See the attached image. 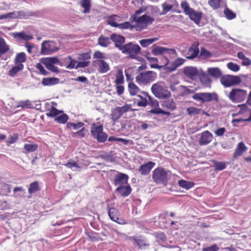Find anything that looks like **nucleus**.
<instances>
[{
  "mask_svg": "<svg viewBox=\"0 0 251 251\" xmlns=\"http://www.w3.org/2000/svg\"><path fill=\"white\" fill-rule=\"evenodd\" d=\"M144 11V9L142 7L136 10L134 14L130 16L129 21L131 23L135 22L142 28L146 29L149 25L152 24L154 21V19L146 14H144L140 17L137 16Z\"/></svg>",
  "mask_w": 251,
  "mask_h": 251,
  "instance_id": "nucleus-1",
  "label": "nucleus"
},
{
  "mask_svg": "<svg viewBox=\"0 0 251 251\" xmlns=\"http://www.w3.org/2000/svg\"><path fill=\"white\" fill-rule=\"evenodd\" d=\"M180 6L184 13L196 24H199L202 18V13L196 11L191 8L188 2L185 0L181 1Z\"/></svg>",
  "mask_w": 251,
  "mask_h": 251,
  "instance_id": "nucleus-2",
  "label": "nucleus"
},
{
  "mask_svg": "<svg viewBox=\"0 0 251 251\" xmlns=\"http://www.w3.org/2000/svg\"><path fill=\"white\" fill-rule=\"evenodd\" d=\"M169 172L162 167L155 168L152 173V178L157 184H163L166 186L169 177Z\"/></svg>",
  "mask_w": 251,
  "mask_h": 251,
  "instance_id": "nucleus-3",
  "label": "nucleus"
},
{
  "mask_svg": "<svg viewBox=\"0 0 251 251\" xmlns=\"http://www.w3.org/2000/svg\"><path fill=\"white\" fill-rule=\"evenodd\" d=\"M166 52V56H165L166 63H170V60L168 58H175L177 56V53L176 50L174 49H168L163 47L156 46L153 45L151 53L154 55L162 54Z\"/></svg>",
  "mask_w": 251,
  "mask_h": 251,
  "instance_id": "nucleus-4",
  "label": "nucleus"
},
{
  "mask_svg": "<svg viewBox=\"0 0 251 251\" xmlns=\"http://www.w3.org/2000/svg\"><path fill=\"white\" fill-rule=\"evenodd\" d=\"M91 133L94 139H97L99 143H103L107 139V134L103 131V125L102 124L97 126L93 124L91 127Z\"/></svg>",
  "mask_w": 251,
  "mask_h": 251,
  "instance_id": "nucleus-5",
  "label": "nucleus"
},
{
  "mask_svg": "<svg viewBox=\"0 0 251 251\" xmlns=\"http://www.w3.org/2000/svg\"><path fill=\"white\" fill-rule=\"evenodd\" d=\"M247 91L239 88H233L229 92L228 97L233 102H242L246 98Z\"/></svg>",
  "mask_w": 251,
  "mask_h": 251,
  "instance_id": "nucleus-6",
  "label": "nucleus"
},
{
  "mask_svg": "<svg viewBox=\"0 0 251 251\" xmlns=\"http://www.w3.org/2000/svg\"><path fill=\"white\" fill-rule=\"evenodd\" d=\"M152 94L158 99H167L171 97V93L164 88L161 83L158 82L153 84L151 88Z\"/></svg>",
  "mask_w": 251,
  "mask_h": 251,
  "instance_id": "nucleus-7",
  "label": "nucleus"
},
{
  "mask_svg": "<svg viewBox=\"0 0 251 251\" xmlns=\"http://www.w3.org/2000/svg\"><path fill=\"white\" fill-rule=\"evenodd\" d=\"M242 82L240 76L226 75L220 79V82L225 88L234 86Z\"/></svg>",
  "mask_w": 251,
  "mask_h": 251,
  "instance_id": "nucleus-8",
  "label": "nucleus"
},
{
  "mask_svg": "<svg viewBox=\"0 0 251 251\" xmlns=\"http://www.w3.org/2000/svg\"><path fill=\"white\" fill-rule=\"evenodd\" d=\"M156 78V74L152 71H147L141 73L136 77V81L139 84L146 85L153 81Z\"/></svg>",
  "mask_w": 251,
  "mask_h": 251,
  "instance_id": "nucleus-9",
  "label": "nucleus"
},
{
  "mask_svg": "<svg viewBox=\"0 0 251 251\" xmlns=\"http://www.w3.org/2000/svg\"><path fill=\"white\" fill-rule=\"evenodd\" d=\"M192 98L197 101H201L202 103L205 102H209L212 100L218 101V96L217 94L215 93H195Z\"/></svg>",
  "mask_w": 251,
  "mask_h": 251,
  "instance_id": "nucleus-10",
  "label": "nucleus"
},
{
  "mask_svg": "<svg viewBox=\"0 0 251 251\" xmlns=\"http://www.w3.org/2000/svg\"><path fill=\"white\" fill-rule=\"evenodd\" d=\"M121 50L123 53L128 54L130 57L135 58L140 52L141 48L137 44L129 43L123 46Z\"/></svg>",
  "mask_w": 251,
  "mask_h": 251,
  "instance_id": "nucleus-11",
  "label": "nucleus"
},
{
  "mask_svg": "<svg viewBox=\"0 0 251 251\" xmlns=\"http://www.w3.org/2000/svg\"><path fill=\"white\" fill-rule=\"evenodd\" d=\"M57 44L54 41H45L41 44V54H50L58 50Z\"/></svg>",
  "mask_w": 251,
  "mask_h": 251,
  "instance_id": "nucleus-12",
  "label": "nucleus"
},
{
  "mask_svg": "<svg viewBox=\"0 0 251 251\" xmlns=\"http://www.w3.org/2000/svg\"><path fill=\"white\" fill-rule=\"evenodd\" d=\"M114 206V203H109L107 205V209L110 219L119 224H125L126 223L124 222V220L119 218L118 210L115 208Z\"/></svg>",
  "mask_w": 251,
  "mask_h": 251,
  "instance_id": "nucleus-13",
  "label": "nucleus"
},
{
  "mask_svg": "<svg viewBox=\"0 0 251 251\" xmlns=\"http://www.w3.org/2000/svg\"><path fill=\"white\" fill-rule=\"evenodd\" d=\"M182 64H165L158 65V64H151V68L159 69L164 73H170L176 70L177 67Z\"/></svg>",
  "mask_w": 251,
  "mask_h": 251,
  "instance_id": "nucleus-14",
  "label": "nucleus"
},
{
  "mask_svg": "<svg viewBox=\"0 0 251 251\" xmlns=\"http://www.w3.org/2000/svg\"><path fill=\"white\" fill-rule=\"evenodd\" d=\"M198 77L201 85L204 88H210L212 84V79L208 74L204 71H201L198 74Z\"/></svg>",
  "mask_w": 251,
  "mask_h": 251,
  "instance_id": "nucleus-15",
  "label": "nucleus"
},
{
  "mask_svg": "<svg viewBox=\"0 0 251 251\" xmlns=\"http://www.w3.org/2000/svg\"><path fill=\"white\" fill-rule=\"evenodd\" d=\"M199 43L196 41L193 42L191 46L188 49L186 54V57L188 59H193L197 57L199 53Z\"/></svg>",
  "mask_w": 251,
  "mask_h": 251,
  "instance_id": "nucleus-16",
  "label": "nucleus"
},
{
  "mask_svg": "<svg viewBox=\"0 0 251 251\" xmlns=\"http://www.w3.org/2000/svg\"><path fill=\"white\" fill-rule=\"evenodd\" d=\"M91 52L89 51L78 54L76 59L78 61L73 60L71 56H69L68 58L70 61V63H90L89 60L91 57Z\"/></svg>",
  "mask_w": 251,
  "mask_h": 251,
  "instance_id": "nucleus-17",
  "label": "nucleus"
},
{
  "mask_svg": "<svg viewBox=\"0 0 251 251\" xmlns=\"http://www.w3.org/2000/svg\"><path fill=\"white\" fill-rule=\"evenodd\" d=\"M128 176L123 173H119L114 179V183L116 186H124L127 184Z\"/></svg>",
  "mask_w": 251,
  "mask_h": 251,
  "instance_id": "nucleus-18",
  "label": "nucleus"
},
{
  "mask_svg": "<svg viewBox=\"0 0 251 251\" xmlns=\"http://www.w3.org/2000/svg\"><path fill=\"white\" fill-rule=\"evenodd\" d=\"M213 139V136L210 131L208 130L203 131L199 140V144L201 146L207 145L212 141Z\"/></svg>",
  "mask_w": 251,
  "mask_h": 251,
  "instance_id": "nucleus-19",
  "label": "nucleus"
},
{
  "mask_svg": "<svg viewBox=\"0 0 251 251\" xmlns=\"http://www.w3.org/2000/svg\"><path fill=\"white\" fill-rule=\"evenodd\" d=\"M118 27L122 29H129L130 31L135 29L137 31H141L144 29L137 23H136L135 25H132L129 22H125L123 23L119 24Z\"/></svg>",
  "mask_w": 251,
  "mask_h": 251,
  "instance_id": "nucleus-20",
  "label": "nucleus"
},
{
  "mask_svg": "<svg viewBox=\"0 0 251 251\" xmlns=\"http://www.w3.org/2000/svg\"><path fill=\"white\" fill-rule=\"evenodd\" d=\"M155 163L149 161L147 163L141 165L139 168V172L142 176H146L150 174L151 169L154 167Z\"/></svg>",
  "mask_w": 251,
  "mask_h": 251,
  "instance_id": "nucleus-21",
  "label": "nucleus"
},
{
  "mask_svg": "<svg viewBox=\"0 0 251 251\" xmlns=\"http://www.w3.org/2000/svg\"><path fill=\"white\" fill-rule=\"evenodd\" d=\"M110 39L115 43V47L121 50L123 47L122 45L125 42V37L122 35L113 33L110 36Z\"/></svg>",
  "mask_w": 251,
  "mask_h": 251,
  "instance_id": "nucleus-22",
  "label": "nucleus"
},
{
  "mask_svg": "<svg viewBox=\"0 0 251 251\" xmlns=\"http://www.w3.org/2000/svg\"><path fill=\"white\" fill-rule=\"evenodd\" d=\"M199 73L200 72L195 67H186L183 69L184 75L193 80L195 79L196 76H198Z\"/></svg>",
  "mask_w": 251,
  "mask_h": 251,
  "instance_id": "nucleus-23",
  "label": "nucleus"
},
{
  "mask_svg": "<svg viewBox=\"0 0 251 251\" xmlns=\"http://www.w3.org/2000/svg\"><path fill=\"white\" fill-rule=\"evenodd\" d=\"M208 75L215 79H221L223 76V73L218 67L208 68L207 70Z\"/></svg>",
  "mask_w": 251,
  "mask_h": 251,
  "instance_id": "nucleus-24",
  "label": "nucleus"
},
{
  "mask_svg": "<svg viewBox=\"0 0 251 251\" xmlns=\"http://www.w3.org/2000/svg\"><path fill=\"white\" fill-rule=\"evenodd\" d=\"M131 190V187L128 184L124 186H118L116 189V191L119 193L122 197H124L129 195Z\"/></svg>",
  "mask_w": 251,
  "mask_h": 251,
  "instance_id": "nucleus-25",
  "label": "nucleus"
},
{
  "mask_svg": "<svg viewBox=\"0 0 251 251\" xmlns=\"http://www.w3.org/2000/svg\"><path fill=\"white\" fill-rule=\"evenodd\" d=\"M133 239L137 245L141 249L149 246V244L147 243L146 240L142 236L134 237Z\"/></svg>",
  "mask_w": 251,
  "mask_h": 251,
  "instance_id": "nucleus-26",
  "label": "nucleus"
},
{
  "mask_svg": "<svg viewBox=\"0 0 251 251\" xmlns=\"http://www.w3.org/2000/svg\"><path fill=\"white\" fill-rule=\"evenodd\" d=\"M247 150V147L243 142H240L238 144L233 154V157L236 158L242 155L243 152Z\"/></svg>",
  "mask_w": 251,
  "mask_h": 251,
  "instance_id": "nucleus-27",
  "label": "nucleus"
},
{
  "mask_svg": "<svg viewBox=\"0 0 251 251\" xmlns=\"http://www.w3.org/2000/svg\"><path fill=\"white\" fill-rule=\"evenodd\" d=\"M59 79L56 77L43 78L42 80V84L44 86H51L58 84Z\"/></svg>",
  "mask_w": 251,
  "mask_h": 251,
  "instance_id": "nucleus-28",
  "label": "nucleus"
},
{
  "mask_svg": "<svg viewBox=\"0 0 251 251\" xmlns=\"http://www.w3.org/2000/svg\"><path fill=\"white\" fill-rule=\"evenodd\" d=\"M80 5L84 10L83 13H89L90 11L91 7V0H81L80 1Z\"/></svg>",
  "mask_w": 251,
  "mask_h": 251,
  "instance_id": "nucleus-29",
  "label": "nucleus"
},
{
  "mask_svg": "<svg viewBox=\"0 0 251 251\" xmlns=\"http://www.w3.org/2000/svg\"><path fill=\"white\" fill-rule=\"evenodd\" d=\"M162 106L171 111L175 110L176 108V103L172 99L164 100L162 104Z\"/></svg>",
  "mask_w": 251,
  "mask_h": 251,
  "instance_id": "nucleus-30",
  "label": "nucleus"
},
{
  "mask_svg": "<svg viewBox=\"0 0 251 251\" xmlns=\"http://www.w3.org/2000/svg\"><path fill=\"white\" fill-rule=\"evenodd\" d=\"M48 111V112L46 114L48 117H55L60 114L63 113V111L58 110L54 106H51V108Z\"/></svg>",
  "mask_w": 251,
  "mask_h": 251,
  "instance_id": "nucleus-31",
  "label": "nucleus"
},
{
  "mask_svg": "<svg viewBox=\"0 0 251 251\" xmlns=\"http://www.w3.org/2000/svg\"><path fill=\"white\" fill-rule=\"evenodd\" d=\"M179 186L186 190H189L192 188L194 185V183L192 181H186L184 180H180L178 182Z\"/></svg>",
  "mask_w": 251,
  "mask_h": 251,
  "instance_id": "nucleus-32",
  "label": "nucleus"
},
{
  "mask_svg": "<svg viewBox=\"0 0 251 251\" xmlns=\"http://www.w3.org/2000/svg\"><path fill=\"white\" fill-rule=\"evenodd\" d=\"M212 161L214 163V171L216 172L222 171L226 168V163L225 162H219L215 160Z\"/></svg>",
  "mask_w": 251,
  "mask_h": 251,
  "instance_id": "nucleus-33",
  "label": "nucleus"
},
{
  "mask_svg": "<svg viewBox=\"0 0 251 251\" xmlns=\"http://www.w3.org/2000/svg\"><path fill=\"white\" fill-rule=\"evenodd\" d=\"M60 115H58L54 119V121L60 124H65L67 123L69 120V116L65 113H61Z\"/></svg>",
  "mask_w": 251,
  "mask_h": 251,
  "instance_id": "nucleus-34",
  "label": "nucleus"
},
{
  "mask_svg": "<svg viewBox=\"0 0 251 251\" xmlns=\"http://www.w3.org/2000/svg\"><path fill=\"white\" fill-rule=\"evenodd\" d=\"M128 88L129 94L131 96L137 95L140 91L139 87L133 82L128 83Z\"/></svg>",
  "mask_w": 251,
  "mask_h": 251,
  "instance_id": "nucleus-35",
  "label": "nucleus"
},
{
  "mask_svg": "<svg viewBox=\"0 0 251 251\" xmlns=\"http://www.w3.org/2000/svg\"><path fill=\"white\" fill-rule=\"evenodd\" d=\"M110 43L109 38L104 37L102 35H100L98 39V43L101 47H106L110 44Z\"/></svg>",
  "mask_w": 251,
  "mask_h": 251,
  "instance_id": "nucleus-36",
  "label": "nucleus"
},
{
  "mask_svg": "<svg viewBox=\"0 0 251 251\" xmlns=\"http://www.w3.org/2000/svg\"><path fill=\"white\" fill-rule=\"evenodd\" d=\"M142 94L143 95L144 97H147L148 98V102L149 104H150L152 107H158L159 103L157 100L153 99L151 96L149 95L147 92H142Z\"/></svg>",
  "mask_w": 251,
  "mask_h": 251,
  "instance_id": "nucleus-37",
  "label": "nucleus"
},
{
  "mask_svg": "<svg viewBox=\"0 0 251 251\" xmlns=\"http://www.w3.org/2000/svg\"><path fill=\"white\" fill-rule=\"evenodd\" d=\"M23 69V64H19L18 65L13 67L9 70L8 75L11 76H14L17 73L22 71Z\"/></svg>",
  "mask_w": 251,
  "mask_h": 251,
  "instance_id": "nucleus-38",
  "label": "nucleus"
},
{
  "mask_svg": "<svg viewBox=\"0 0 251 251\" xmlns=\"http://www.w3.org/2000/svg\"><path fill=\"white\" fill-rule=\"evenodd\" d=\"M158 40V38L157 37L142 39L139 41V43L143 47H147L149 45L151 44L154 42H155Z\"/></svg>",
  "mask_w": 251,
  "mask_h": 251,
  "instance_id": "nucleus-39",
  "label": "nucleus"
},
{
  "mask_svg": "<svg viewBox=\"0 0 251 251\" xmlns=\"http://www.w3.org/2000/svg\"><path fill=\"white\" fill-rule=\"evenodd\" d=\"M64 166L68 168L71 169L74 171H80V167L75 161H69Z\"/></svg>",
  "mask_w": 251,
  "mask_h": 251,
  "instance_id": "nucleus-40",
  "label": "nucleus"
},
{
  "mask_svg": "<svg viewBox=\"0 0 251 251\" xmlns=\"http://www.w3.org/2000/svg\"><path fill=\"white\" fill-rule=\"evenodd\" d=\"M118 17L119 16L117 15H113L110 16H109L107 20L108 24L112 27H118L119 24H117L116 23V18Z\"/></svg>",
  "mask_w": 251,
  "mask_h": 251,
  "instance_id": "nucleus-41",
  "label": "nucleus"
},
{
  "mask_svg": "<svg viewBox=\"0 0 251 251\" xmlns=\"http://www.w3.org/2000/svg\"><path fill=\"white\" fill-rule=\"evenodd\" d=\"M26 59V55L24 52H21L17 54L15 58V63H24Z\"/></svg>",
  "mask_w": 251,
  "mask_h": 251,
  "instance_id": "nucleus-42",
  "label": "nucleus"
},
{
  "mask_svg": "<svg viewBox=\"0 0 251 251\" xmlns=\"http://www.w3.org/2000/svg\"><path fill=\"white\" fill-rule=\"evenodd\" d=\"M122 116V115L117 107L112 111L111 116L112 121H117Z\"/></svg>",
  "mask_w": 251,
  "mask_h": 251,
  "instance_id": "nucleus-43",
  "label": "nucleus"
},
{
  "mask_svg": "<svg viewBox=\"0 0 251 251\" xmlns=\"http://www.w3.org/2000/svg\"><path fill=\"white\" fill-rule=\"evenodd\" d=\"M24 149L27 152H32L36 151L38 149V145L36 144H25L24 147Z\"/></svg>",
  "mask_w": 251,
  "mask_h": 251,
  "instance_id": "nucleus-44",
  "label": "nucleus"
},
{
  "mask_svg": "<svg viewBox=\"0 0 251 251\" xmlns=\"http://www.w3.org/2000/svg\"><path fill=\"white\" fill-rule=\"evenodd\" d=\"M39 190L38 182L37 181H34L30 183L28 188V193L32 194Z\"/></svg>",
  "mask_w": 251,
  "mask_h": 251,
  "instance_id": "nucleus-45",
  "label": "nucleus"
},
{
  "mask_svg": "<svg viewBox=\"0 0 251 251\" xmlns=\"http://www.w3.org/2000/svg\"><path fill=\"white\" fill-rule=\"evenodd\" d=\"M84 125V124L82 122H78L77 123L69 122L67 124V127L69 129L73 128L74 130H76L82 127Z\"/></svg>",
  "mask_w": 251,
  "mask_h": 251,
  "instance_id": "nucleus-46",
  "label": "nucleus"
},
{
  "mask_svg": "<svg viewBox=\"0 0 251 251\" xmlns=\"http://www.w3.org/2000/svg\"><path fill=\"white\" fill-rule=\"evenodd\" d=\"M87 131V130L85 127H82L79 130L73 132L72 136L75 138H81L85 136Z\"/></svg>",
  "mask_w": 251,
  "mask_h": 251,
  "instance_id": "nucleus-47",
  "label": "nucleus"
},
{
  "mask_svg": "<svg viewBox=\"0 0 251 251\" xmlns=\"http://www.w3.org/2000/svg\"><path fill=\"white\" fill-rule=\"evenodd\" d=\"M224 13L226 18L229 20L234 19L236 16L235 13L227 7L225 9Z\"/></svg>",
  "mask_w": 251,
  "mask_h": 251,
  "instance_id": "nucleus-48",
  "label": "nucleus"
},
{
  "mask_svg": "<svg viewBox=\"0 0 251 251\" xmlns=\"http://www.w3.org/2000/svg\"><path fill=\"white\" fill-rule=\"evenodd\" d=\"M202 110L195 107H189L186 109V112L188 115L190 116L198 115L200 114Z\"/></svg>",
  "mask_w": 251,
  "mask_h": 251,
  "instance_id": "nucleus-49",
  "label": "nucleus"
},
{
  "mask_svg": "<svg viewBox=\"0 0 251 251\" xmlns=\"http://www.w3.org/2000/svg\"><path fill=\"white\" fill-rule=\"evenodd\" d=\"M17 107H22V108H32L33 106L31 101L27 100L25 101H20Z\"/></svg>",
  "mask_w": 251,
  "mask_h": 251,
  "instance_id": "nucleus-50",
  "label": "nucleus"
},
{
  "mask_svg": "<svg viewBox=\"0 0 251 251\" xmlns=\"http://www.w3.org/2000/svg\"><path fill=\"white\" fill-rule=\"evenodd\" d=\"M149 112L150 113L154 114H162L168 116L170 115V113L169 112L164 111L159 107L152 109Z\"/></svg>",
  "mask_w": 251,
  "mask_h": 251,
  "instance_id": "nucleus-51",
  "label": "nucleus"
},
{
  "mask_svg": "<svg viewBox=\"0 0 251 251\" xmlns=\"http://www.w3.org/2000/svg\"><path fill=\"white\" fill-rule=\"evenodd\" d=\"M40 63H59L57 57H43L40 60Z\"/></svg>",
  "mask_w": 251,
  "mask_h": 251,
  "instance_id": "nucleus-52",
  "label": "nucleus"
},
{
  "mask_svg": "<svg viewBox=\"0 0 251 251\" xmlns=\"http://www.w3.org/2000/svg\"><path fill=\"white\" fill-rule=\"evenodd\" d=\"M121 112V114L123 115V114L131 111V105L126 104L121 107H117Z\"/></svg>",
  "mask_w": 251,
  "mask_h": 251,
  "instance_id": "nucleus-53",
  "label": "nucleus"
},
{
  "mask_svg": "<svg viewBox=\"0 0 251 251\" xmlns=\"http://www.w3.org/2000/svg\"><path fill=\"white\" fill-rule=\"evenodd\" d=\"M221 2V0H209L208 4L214 9H216L220 7Z\"/></svg>",
  "mask_w": 251,
  "mask_h": 251,
  "instance_id": "nucleus-54",
  "label": "nucleus"
},
{
  "mask_svg": "<svg viewBox=\"0 0 251 251\" xmlns=\"http://www.w3.org/2000/svg\"><path fill=\"white\" fill-rule=\"evenodd\" d=\"M137 96L141 99V100L137 103L138 106L145 107L149 104L148 100L146 99L147 97H144V98L139 95H138Z\"/></svg>",
  "mask_w": 251,
  "mask_h": 251,
  "instance_id": "nucleus-55",
  "label": "nucleus"
},
{
  "mask_svg": "<svg viewBox=\"0 0 251 251\" xmlns=\"http://www.w3.org/2000/svg\"><path fill=\"white\" fill-rule=\"evenodd\" d=\"M116 84L121 85L124 82V76L121 71H119L118 74L116 76Z\"/></svg>",
  "mask_w": 251,
  "mask_h": 251,
  "instance_id": "nucleus-56",
  "label": "nucleus"
},
{
  "mask_svg": "<svg viewBox=\"0 0 251 251\" xmlns=\"http://www.w3.org/2000/svg\"><path fill=\"white\" fill-rule=\"evenodd\" d=\"M109 70L108 64H99V72L100 73H105Z\"/></svg>",
  "mask_w": 251,
  "mask_h": 251,
  "instance_id": "nucleus-57",
  "label": "nucleus"
},
{
  "mask_svg": "<svg viewBox=\"0 0 251 251\" xmlns=\"http://www.w3.org/2000/svg\"><path fill=\"white\" fill-rule=\"evenodd\" d=\"M8 50L9 48L5 43L0 41V55L5 53Z\"/></svg>",
  "mask_w": 251,
  "mask_h": 251,
  "instance_id": "nucleus-58",
  "label": "nucleus"
},
{
  "mask_svg": "<svg viewBox=\"0 0 251 251\" xmlns=\"http://www.w3.org/2000/svg\"><path fill=\"white\" fill-rule=\"evenodd\" d=\"M94 58L97 59H101L100 60V63H105L102 59H105V56L104 55L103 53L100 51H97L95 52L94 54Z\"/></svg>",
  "mask_w": 251,
  "mask_h": 251,
  "instance_id": "nucleus-59",
  "label": "nucleus"
},
{
  "mask_svg": "<svg viewBox=\"0 0 251 251\" xmlns=\"http://www.w3.org/2000/svg\"><path fill=\"white\" fill-rule=\"evenodd\" d=\"M163 10L161 13V15H164L166 14L168 12H169L170 10H171L173 6L172 5L168 4L166 3H164L162 5Z\"/></svg>",
  "mask_w": 251,
  "mask_h": 251,
  "instance_id": "nucleus-60",
  "label": "nucleus"
},
{
  "mask_svg": "<svg viewBox=\"0 0 251 251\" xmlns=\"http://www.w3.org/2000/svg\"><path fill=\"white\" fill-rule=\"evenodd\" d=\"M17 34L19 38L25 40H29L33 38V36L31 35H26L23 32L17 33Z\"/></svg>",
  "mask_w": 251,
  "mask_h": 251,
  "instance_id": "nucleus-61",
  "label": "nucleus"
},
{
  "mask_svg": "<svg viewBox=\"0 0 251 251\" xmlns=\"http://www.w3.org/2000/svg\"><path fill=\"white\" fill-rule=\"evenodd\" d=\"M46 68L52 72L59 73L58 68L54 66L55 64H44Z\"/></svg>",
  "mask_w": 251,
  "mask_h": 251,
  "instance_id": "nucleus-62",
  "label": "nucleus"
},
{
  "mask_svg": "<svg viewBox=\"0 0 251 251\" xmlns=\"http://www.w3.org/2000/svg\"><path fill=\"white\" fill-rule=\"evenodd\" d=\"M211 53L210 51L205 49L204 48L201 49L200 56L203 57L204 58H208L210 57Z\"/></svg>",
  "mask_w": 251,
  "mask_h": 251,
  "instance_id": "nucleus-63",
  "label": "nucleus"
},
{
  "mask_svg": "<svg viewBox=\"0 0 251 251\" xmlns=\"http://www.w3.org/2000/svg\"><path fill=\"white\" fill-rule=\"evenodd\" d=\"M219 248L216 244H214L212 246L204 248L202 249V251H218Z\"/></svg>",
  "mask_w": 251,
  "mask_h": 251,
  "instance_id": "nucleus-64",
  "label": "nucleus"
}]
</instances>
